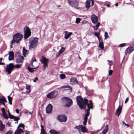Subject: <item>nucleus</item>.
<instances>
[{"mask_svg": "<svg viewBox=\"0 0 134 134\" xmlns=\"http://www.w3.org/2000/svg\"><path fill=\"white\" fill-rule=\"evenodd\" d=\"M2 58H0V62L2 60Z\"/></svg>", "mask_w": 134, "mask_h": 134, "instance_id": "obj_63", "label": "nucleus"}, {"mask_svg": "<svg viewBox=\"0 0 134 134\" xmlns=\"http://www.w3.org/2000/svg\"><path fill=\"white\" fill-rule=\"evenodd\" d=\"M37 67H36L33 68H31L30 67H28L27 68V69L30 72H33L34 71V70L33 69Z\"/></svg>", "mask_w": 134, "mask_h": 134, "instance_id": "obj_29", "label": "nucleus"}, {"mask_svg": "<svg viewBox=\"0 0 134 134\" xmlns=\"http://www.w3.org/2000/svg\"><path fill=\"white\" fill-rule=\"evenodd\" d=\"M93 28L94 29L96 30H97L98 29V27H95L94 28Z\"/></svg>", "mask_w": 134, "mask_h": 134, "instance_id": "obj_62", "label": "nucleus"}, {"mask_svg": "<svg viewBox=\"0 0 134 134\" xmlns=\"http://www.w3.org/2000/svg\"><path fill=\"white\" fill-rule=\"evenodd\" d=\"M15 67L17 68V65L14 66L12 63H10L8 65H7L5 70L8 74H10L11 73L12 70H13Z\"/></svg>", "mask_w": 134, "mask_h": 134, "instance_id": "obj_5", "label": "nucleus"}, {"mask_svg": "<svg viewBox=\"0 0 134 134\" xmlns=\"http://www.w3.org/2000/svg\"><path fill=\"white\" fill-rule=\"evenodd\" d=\"M1 110L2 111V114L3 117H4L6 119H7L9 118V117L7 115L6 113L4 108H1Z\"/></svg>", "mask_w": 134, "mask_h": 134, "instance_id": "obj_16", "label": "nucleus"}, {"mask_svg": "<svg viewBox=\"0 0 134 134\" xmlns=\"http://www.w3.org/2000/svg\"><path fill=\"white\" fill-rule=\"evenodd\" d=\"M100 23L99 22L97 23V24L96 25L93 26V28H94L95 27H98L100 26Z\"/></svg>", "mask_w": 134, "mask_h": 134, "instance_id": "obj_44", "label": "nucleus"}, {"mask_svg": "<svg viewBox=\"0 0 134 134\" xmlns=\"http://www.w3.org/2000/svg\"><path fill=\"white\" fill-rule=\"evenodd\" d=\"M4 64H5V63H3L2 62H0V65H4Z\"/></svg>", "mask_w": 134, "mask_h": 134, "instance_id": "obj_61", "label": "nucleus"}, {"mask_svg": "<svg viewBox=\"0 0 134 134\" xmlns=\"http://www.w3.org/2000/svg\"><path fill=\"white\" fill-rule=\"evenodd\" d=\"M121 107L119 106L118 108L116 110V112L115 113L116 115L118 117H119L121 111Z\"/></svg>", "mask_w": 134, "mask_h": 134, "instance_id": "obj_18", "label": "nucleus"}, {"mask_svg": "<svg viewBox=\"0 0 134 134\" xmlns=\"http://www.w3.org/2000/svg\"><path fill=\"white\" fill-rule=\"evenodd\" d=\"M57 119L61 122H65L67 121V117L65 114H59L57 116Z\"/></svg>", "mask_w": 134, "mask_h": 134, "instance_id": "obj_7", "label": "nucleus"}, {"mask_svg": "<svg viewBox=\"0 0 134 134\" xmlns=\"http://www.w3.org/2000/svg\"><path fill=\"white\" fill-rule=\"evenodd\" d=\"M81 19L79 18H76L75 23L76 24L79 23Z\"/></svg>", "mask_w": 134, "mask_h": 134, "instance_id": "obj_36", "label": "nucleus"}, {"mask_svg": "<svg viewBox=\"0 0 134 134\" xmlns=\"http://www.w3.org/2000/svg\"><path fill=\"white\" fill-rule=\"evenodd\" d=\"M40 60L42 63L44 64V69H45L46 67L48 66V60L44 56H43L42 57V59H40Z\"/></svg>", "mask_w": 134, "mask_h": 134, "instance_id": "obj_8", "label": "nucleus"}, {"mask_svg": "<svg viewBox=\"0 0 134 134\" xmlns=\"http://www.w3.org/2000/svg\"><path fill=\"white\" fill-rule=\"evenodd\" d=\"M17 43V33L15 34L13 36V39L11 41V45L10 46V48H12V45L14 44H16Z\"/></svg>", "mask_w": 134, "mask_h": 134, "instance_id": "obj_14", "label": "nucleus"}, {"mask_svg": "<svg viewBox=\"0 0 134 134\" xmlns=\"http://www.w3.org/2000/svg\"><path fill=\"white\" fill-rule=\"evenodd\" d=\"M70 82L71 84H73L77 83V81L76 78H71L70 79Z\"/></svg>", "mask_w": 134, "mask_h": 134, "instance_id": "obj_23", "label": "nucleus"}, {"mask_svg": "<svg viewBox=\"0 0 134 134\" xmlns=\"http://www.w3.org/2000/svg\"><path fill=\"white\" fill-rule=\"evenodd\" d=\"M46 112L47 113H50L52 110V106L50 104H49L46 108Z\"/></svg>", "mask_w": 134, "mask_h": 134, "instance_id": "obj_11", "label": "nucleus"}, {"mask_svg": "<svg viewBox=\"0 0 134 134\" xmlns=\"http://www.w3.org/2000/svg\"><path fill=\"white\" fill-rule=\"evenodd\" d=\"M8 112L9 115V118L10 119H14L15 121H17V117L14 116L13 115L10 114L9 111L8 110Z\"/></svg>", "mask_w": 134, "mask_h": 134, "instance_id": "obj_20", "label": "nucleus"}, {"mask_svg": "<svg viewBox=\"0 0 134 134\" xmlns=\"http://www.w3.org/2000/svg\"><path fill=\"white\" fill-rule=\"evenodd\" d=\"M29 48L32 49L35 48L38 45V40L39 38L37 37L32 38L29 39Z\"/></svg>", "mask_w": 134, "mask_h": 134, "instance_id": "obj_2", "label": "nucleus"}, {"mask_svg": "<svg viewBox=\"0 0 134 134\" xmlns=\"http://www.w3.org/2000/svg\"><path fill=\"white\" fill-rule=\"evenodd\" d=\"M58 93V92L57 91L51 92L47 95V97L50 99L53 98L57 96Z\"/></svg>", "mask_w": 134, "mask_h": 134, "instance_id": "obj_9", "label": "nucleus"}, {"mask_svg": "<svg viewBox=\"0 0 134 134\" xmlns=\"http://www.w3.org/2000/svg\"><path fill=\"white\" fill-rule=\"evenodd\" d=\"M94 34H95V35L98 38V39H99V36L100 35V34L99 32H95L94 33Z\"/></svg>", "mask_w": 134, "mask_h": 134, "instance_id": "obj_41", "label": "nucleus"}, {"mask_svg": "<svg viewBox=\"0 0 134 134\" xmlns=\"http://www.w3.org/2000/svg\"><path fill=\"white\" fill-rule=\"evenodd\" d=\"M65 49V48L63 47H62L61 49L59 51V52L62 53Z\"/></svg>", "mask_w": 134, "mask_h": 134, "instance_id": "obj_43", "label": "nucleus"}, {"mask_svg": "<svg viewBox=\"0 0 134 134\" xmlns=\"http://www.w3.org/2000/svg\"><path fill=\"white\" fill-rule=\"evenodd\" d=\"M108 125H106L105 127L102 131V133L103 134H105L107 132L108 130Z\"/></svg>", "mask_w": 134, "mask_h": 134, "instance_id": "obj_25", "label": "nucleus"}, {"mask_svg": "<svg viewBox=\"0 0 134 134\" xmlns=\"http://www.w3.org/2000/svg\"><path fill=\"white\" fill-rule=\"evenodd\" d=\"M104 37H105V39H106L108 38V33L107 32H105V33Z\"/></svg>", "mask_w": 134, "mask_h": 134, "instance_id": "obj_40", "label": "nucleus"}, {"mask_svg": "<svg viewBox=\"0 0 134 134\" xmlns=\"http://www.w3.org/2000/svg\"><path fill=\"white\" fill-rule=\"evenodd\" d=\"M7 97H8V100L9 101V104L10 105H12V98L11 97H10V96H8Z\"/></svg>", "mask_w": 134, "mask_h": 134, "instance_id": "obj_34", "label": "nucleus"}, {"mask_svg": "<svg viewBox=\"0 0 134 134\" xmlns=\"http://www.w3.org/2000/svg\"><path fill=\"white\" fill-rule=\"evenodd\" d=\"M9 55L8 60L9 61L13 60L14 58V53L12 51H9L8 53Z\"/></svg>", "mask_w": 134, "mask_h": 134, "instance_id": "obj_15", "label": "nucleus"}, {"mask_svg": "<svg viewBox=\"0 0 134 134\" xmlns=\"http://www.w3.org/2000/svg\"><path fill=\"white\" fill-rule=\"evenodd\" d=\"M26 89L27 90V92L29 93L31 91L30 86V85H26Z\"/></svg>", "mask_w": 134, "mask_h": 134, "instance_id": "obj_30", "label": "nucleus"}, {"mask_svg": "<svg viewBox=\"0 0 134 134\" xmlns=\"http://www.w3.org/2000/svg\"><path fill=\"white\" fill-rule=\"evenodd\" d=\"M99 46L100 47V49L103 50L104 48V44L103 42L100 41V40L99 39Z\"/></svg>", "mask_w": 134, "mask_h": 134, "instance_id": "obj_26", "label": "nucleus"}, {"mask_svg": "<svg viewBox=\"0 0 134 134\" xmlns=\"http://www.w3.org/2000/svg\"><path fill=\"white\" fill-rule=\"evenodd\" d=\"M7 102V101L4 97H0V104H1L2 102Z\"/></svg>", "mask_w": 134, "mask_h": 134, "instance_id": "obj_27", "label": "nucleus"}, {"mask_svg": "<svg viewBox=\"0 0 134 134\" xmlns=\"http://www.w3.org/2000/svg\"><path fill=\"white\" fill-rule=\"evenodd\" d=\"M24 132L22 129L19 128L17 129V134H21Z\"/></svg>", "mask_w": 134, "mask_h": 134, "instance_id": "obj_31", "label": "nucleus"}, {"mask_svg": "<svg viewBox=\"0 0 134 134\" xmlns=\"http://www.w3.org/2000/svg\"><path fill=\"white\" fill-rule=\"evenodd\" d=\"M25 133L26 134H30V131L27 130L25 131Z\"/></svg>", "mask_w": 134, "mask_h": 134, "instance_id": "obj_53", "label": "nucleus"}, {"mask_svg": "<svg viewBox=\"0 0 134 134\" xmlns=\"http://www.w3.org/2000/svg\"><path fill=\"white\" fill-rule=\"evenodd\" d=\"M128 99H129V98L128 97H127L126 98V100H125V103H126L127 102L128 100Z\"/></svg>", "mask_w": 134, "mask_h": 134, "instance_id": "obj_56", "label": "nucleus"}, {"mask_svg": "<svg viewBox=\"0 0 134 134\" xmlns=\"http://www.w3.org/2000/svg\"><path fill=\"white\" fill-rule=\"evenodd\" d=\"M23 38V35L21 33H17V43L21 40Z\"/></svg>", "mask_w": 134, "mask_h": 134, "instance_id": "obj_17", "label": "nucleus"}, {"mask_svg": "<svg viewBox=\"0 0 134 134\" xmlns=\"http://www.w3.org/2000/svg\"><path fill=\"white\" fill-rule=\"evenodd\" d=\"M107 5L108 7H109L110 6V5L109 4H107Z\"/></svg>", "mask_w": 134, "mask_h": 134, "instance_id": "obj_64", "label": "nucleus"}, {"mask_svg": "<svg viewBox=\"0 0 134 134\" xmlns=\"http://www.w3.org/2000/svg\"><path fill=\"white\" fill-rule=\"evenodd\" d=\"M65 34L64 38L66 40L72 34V32H69L68 33V32L66 31H65Z\"/></svg>", "mask_w": 134, "mask_h": 134, "instance_id": "obj_19", "label": "nucleus"}, {"mask_svg": "<svg viewBox=\"0 0 134 134\" xmlns=\"http://www.w3.org/2000/svg\"><path fill=\"white\" fill-rule=\"evenodd\" d=\"M61 53L59 51L56 54V56H59Z\"/></svg>", "mask_w": 134, "mask_h": 134, "instance_id": "obj_52", "label": "nucleus"}, {"mask_svg": "<svg viewBox=\"0 0 134 134\" xmlns=\"http://www.w3.org/2000/svg\"><path fill=\"white\" fill-rule=\"evenodd\" d=\"M83 126L82 125H80L79 126H76L75 127L74 129H77L79 130L81 127Z\"/></svg>", "mask_w": 134, "mask_h": 134, "instance_id": "obj_38", "label": "nucleus"}, {"mask_svg": "<svg viewBox=\"0 0 134 134\" xmlns=\"http://www.w3.org/2000/svg\"><path fill=\"white\" fill-rule=\"evenodd\" d=\"M89 113H87L85 115L84 118L88 119V117L89 116Z\"/></svg>", "mask_w": 134, "mask_h": 134, "instance_id": "obj_42", "label": "nucleus"}, {"mask_svg": "<svg viewBox=\"0 0 134 134\" xmlns=\"http://www.w3.org/2000/svg\"><path fill=\"white\" fill-rule=\"evenodd\" d=\"M122 123L123 124H124L125 126H127L128 127H129V124L125 123L124 121H123Z\"/></svg>", "mask_w": 134, "mask_h": 134, "instance_id": "obj_50", "label": "nucleus"}, {"mask_svg": "<svg viewBox=\"0 0 134 134\" xmlns=\"http://www.w3.org/2000/svg\"><path fill=\"white\" fill-rule=\"evenodd\" d=\"M24 126L25 125L23 124L20 123L18 127H17V129L20 127H22L24 128Z\"/></svg>", "mask_w": 134, "mask_h": 134, "instance_id": "obj_35", "label": "nucleus"}, {"mask_svg": "<svg viewBox=\"0 0 134 134\" xmlns=\"http://www.w3.org/2000/svg\"><path fill=\"white\" fill-rule=\"evenodd\" d=\"M88 119L84 118V121H83V124L85 125H86V123Z\"/></svg>", "mask_w": 134, "mask_h": 134, "instance_id": "obj_47", "label": "nucleus"}, {"mask_svg": "<svg viewBox=\"0 0 134 134\" xmlns=\"http://www.w3.org/2000/svg\"><path fill=\"white\" fill-rule=\"evenodd\" d=\"M91 5L90 6H91L93 5L94 4V0H91Z\"/></svg>", "mask_w": 134, "mask_h": 134, "instance_id": "obj_58", "label": "nucleus"}, {"mask_svg": "<svg viewBox=\"0 0 134 134\" xmlns=\"http://www.w3.org/2000/svg\"><path fill=\"white\" fill-rule=\"evenodd\" d=\"M77 104L81 109H83L86 108V106L87 105L88 109H87V113H90V109H92L93 103L92 101H90L89 104H88V101L87 99H84V100L80 96H78L77 98Z\"/></svg>", "mask_w": 134, "mask_h": 134, "instance_id": "obj_1", "label": "nucleus"}, {"mask_svg": "<svg viewBox=\"0 0 134 134\" xmlns=\"http://www.w3.org/2000/svg\"><path fill=\"white\" fill-rule=\"evenodd\" d=\"M70 87L69 86H64L63 87V88H69Z\"/></svg>", "mask_w": 134, "mask_h": 134, "instance_id": "obj_51", "label": "nucleus"}, {"mask_svg": "<svg viewBox=\"0 0 134 134\" xmlns=\"http://www.w3.org/2000/svg\"><path fill=\"white\" fill-rule=\"evenodd\" d=\"M13 132L12 131L9 130L6 132L5 134H12Z\"/></svg>", "mask_w": 134, "mask_h": 134, "instance_id": "obj_46", "label": "nucleus"}, {"mask_svg": "<svg viewBox=\"0 0 134 134\" xmlns=\"http://www.w3.org/2000/svg\"><path fill=\"white\" fill-rule=\"evenodd\" d=\"M5 125L3 124L2 122L0 120V131H4Z\"/></svg>", "mask_w": 134, "mask_h": 134, "instance_id": "obj_21", "label": "nucleus"}, {"mask_svg": "<svg viewBox=\"0 0 134 134\" xmlns=\"http://www.w3.org/2000/svg\"><path fill=\"white\" fill-rule=\"evenodd\" d=\"M91 20L92 23L96 24L98 22V18L94 14H93L91 18Z\"/></svg>", "mask_w": 134, "mask_h": 134, "instance_id": "obj_12", "label": "nucleus"}, {"mask_svg": "<svg viewBox=\"0 0 134 134\" xmlns=\"http://www.w3.org/2000/svg\"><path fill=\"white\" fill-rule=\"evenodd\" d=\"M38 79L37 77H36L35 79V80H34V82L35 83L36 82V81Z\"/></svg>", "mask_w": 134, "mask_h": 134, "instance_id": "obj_55", "label": "nucleus"}, {"mask_svg": "<svg viewBox=\"0 0 134 134\" xmlns=\"http://www.w3.org/2000/svg\"><path fill=\"white\" fill-rule=\"evenodd\" d=\"M4 102H2V103H1V104H0V105H1V104H3V105L5 106V104L4 103Z\"/></svg>", "mask_w": 134, "mask_h": 134, "instance_id": "obj_60", "label": "nucleus"}, {"mask_svg": "<svg viewBox=\"0 0 134 134\" xmlns=\"http://www.w3.org/2000/svg\"><path fill=\"white\" fill-rule=\"evenodd\" d=\"M32 112H33V111H32L31 112H29L28 111H27L26 112V113H29V114H32Z\"/></svg>", "mask_w": 134, "mask_h": 134, "instance_id": "obj_57", "label": "nucleus"}, {"mask_svg": "<svg viewBox=\"0 0 134 134\" xmlns=\"http://www.w3.org/2000/svg\"><path fill=\"white\" fill-rule=\"evenodd\" d=\"M87 21L84 20L82 21V24H85L87 23Z\"/></svg>", "mask_w": 134, "mask_h": 134, "instance_id": "obj_54", "label": "nucleus"}, {"mask_svg": "<svg viewBox=\"0 0 134 134\" xmlns=\"http://www.w3.org/2000/svg\"><path fill=\"white\" fill-rule=\"evenodd\" d=\"M134 50V47L131 46L128 47L126 50L125 54L126 55L127 54H129Z\"/></svg>", "mask_w": 134, "mask_h": 134, "instance_id": "obj_13", "label": "nucleus"}, {"mask_svg": "<svg viewBox=\"0 0 134 134\" xmlns=\"http://www.w3.org/2000/svg\"><path fill=\"white\" fill-rule=\"evenodd\" d=\"M24 32V38L26 40L28 39L31 35V31L30 29L27 26H25L23 29Z\"/></svg>", "mask_w": 134, "mask_h": 134, "instance_id": "obj_3", "label": "nucleus"}, {"mask_svg": "<svg viewBox=\"0 0 134 134\" xmlns=\"http://www.w3.org/2000/svg\"><path fill=\"white\" fill-rule=\"evenodd\" d=\"M126 44L125 43L120 44L119 46L120 47H123L125 46Z\"/></svg>", "mask_w": 134, "mask_h": 134, "instance_id": "obj_48", "label": "nucleus"}, {"mask_svg": "<svg viewBox=\"0 0 134 134\" xmlns=\"http://www.w3.org/2000/svg\"><path fill=\"white\" fill-rule=\"evenodd\" d=\"M91 0H87L85 3V5H86V8H88L90 5V3Z\"/></svg>", "mask_w": 134, "mask_h": 134, "instance_id": "obj_24", "label": "nucleus"}, {"mask_svg": "<svg viewBox=\"0 0 134 134\" xmlns=\"http://www.w3.org/2000/svg\"><path fill=\"white\" fill-rule=\"evenodd\" d=\"M61 100L62 101L66 103V104L65 106L66 107H70L73 104L72 100L69 98L64 97L62 98Z\"/></svg>", "mask_w": 134, "mask_h": 134, "instance_id": "obj_4", "label": "nucleus"}, {"mask_svg": "<svg viewBox=\"0 0 134 134\" xmlns=\"http://www.w3.org/2000/svg\"><path fill=\"white\" fill-rule=\"evenodd\" d=\"M7 125L8 126H10V123H7Z\"/></svg>", "mask_w": 134, "mask_h": 134, "instance_id": "obj_59", "label": "nucleus"}, {"mask_svg": "<svg viewBox=\"0 0 134 134\" xmlns=\"http://www.w3.org/2000/svg\"><path fill=\"white\" fill-rule=\"evenodd\" d=\"M112 72L113 71L111 70H110L109 71V75L110 76L112 74Z\"/></svg>", "mask_w": 134, "mask_h": 134, "instance_id": "obj_49", "label": "nucleus"}, {"mask_svg": "<svg viewBox=\"0 0 134 134\" xmlns=\"http://www.w3.org/2000/svg\"><path fill=\"white\" fill-rule=\"evenodd\" d=\"M49 132L51 134H59L60 132L53 129H51L49 131Z\"/></svg>", "mask_w": 134, "mask_h": 134, "instance_id": "obj_22", "label": "nucleus"}, {"mask_svg": "<svg viewBox=\"0 0 134 134\" xmlns=\"http://www.w3.org/2000/svg\"><path fill=\"white\" fill-rule=\"evenodd\" d=\"M41 134H46V133L45 131L44 130V126L41 125Z\"/></svg>", "mask_w": 134, "mask_h": 134, "instance_id": "obj_28", "label": "nucleus"}, {"mask_svg": "<svg viewBox=\"0 0 134 134\" xmlns=\"http://www.w3.org/2000/svg\"><path fill=\"white\" fill-rule=\"evenodd\" d=\"M65 75L63 74H61L60 75V77L61 79H64L65 78Z\"/></svg>", "mask_w": 134, "mask_h": 134, "instance_id": "obj_39", "label": "nucleus"}, {"mask_svg": "<svg viewBox=\"0 0 134 134\" xmlns=\"http://www.w3.org/2000/svg\"><path fill=\"white\" fill-rule=\"evenodd\" d=\"M81 131L83 132H86V129L85 127L84 126H83L82 127H81Z\"/></svg>", "mask_w": 134, "mask_h": 134, "instance_id": "obj_33", "label": "nucleus"}, {"mask_svg": "<svg viewBox=\"0 0 134 134\" xmlns=\"http://www.w3.org/2000/svg\"><path fill=\"white\" fill-rule=\"evenodd\" d=\"M27 51L24 48H23V53L24 55L27 53Z\"/></svg>", "mask_w": 134, "mask_h": 134, "instance_id": "obj_37", "label": "nucleus"}, {"mask_svg": "<svg viewBox=\"0 0 134 134\" xmlns=\"http://www.w3.org/2000/svg\"><path fill=\"white\" fill-rule=\"evenodd\" d=\"M69 5L74 7L77 9H79L80 7H78V2L76 0H67Z\"/></svg>", "mask_w": 134, "mask_h": 134, "instance_id": "obj_6", "label": "nucleus"}, {"mask_svg": "<svg viewBox=\"0 0 134 134\" xmlns=\"http://www.w3.org/2000/svg\"><path fill=\"white\" fill-rule=\"evenodd\" d=\"M108 61L109 62V65L110 66H110L113 64V62L112 61H109V60H108Z\"/></svg>", "mask_w": 134, "mask_h": 134, "instance_id": "obj_45", "label": "nucleus"}, {"mask_svg": "<svg viewBox=\"0 0 134 134\" xmlns=\"http://www.w3.org/2000/svg\"><path fill=\"white\" fill-rule=\"evenodd\" d=\"M36 61V59L35 58H33L31 61V64L30 65V66L32 65V67H34L33 65V63L34 61Z\"/></svg>", "mask_w": 134, "mask_h": 134, "instance_id": "obj_32", "label": "nucleus"}, {"mask_svg": "<svg viewBox=\"0 0 134 134\" xmlns=\"http://www.w3.org/2000/svg\"><path fill=\"white\" fill-rule=\"evenodd\" d=\"M24 57L23 56L19 55L17 57V68H19L22 65V63H23Z\"/></svg>", "mask_w": 134, "mask_h": 134, "instance_id": "obj_10", "label": "nucleus"}]
</instances>
